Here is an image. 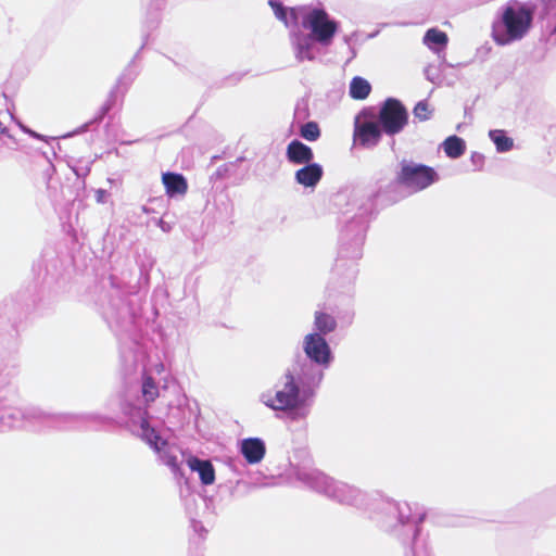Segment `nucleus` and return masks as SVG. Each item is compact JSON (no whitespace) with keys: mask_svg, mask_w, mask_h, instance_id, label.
Wrapping results in <instances>:
<instances>
[{"mask_svg":"<svg viewBox=\"0 0 556 556\" xmlns=\"http://www.w3.org/2000/svg\"><path fill=\"white\" fill-rule=\"evenodd\" d=\"M535 8L517 0L508 2L502 12L501 23L505 28L506 38L494 36L497 43L504 45L509 41L520 40L530 30Z\"/></svg>","mask_w":556,"mask_h":556,"instance_id":"1","label":"nucleus"},{"mask_svg":"<svg viewBox=\"0 0 556 556\" xmlns=\"http://www.w3.org/2000/svg\"><path fill=\"white\" fill-rule=\"evenodd\" d=\"M302 26L311 30V38L317 42L329 46L338 31V23L330 18L324 9H312L302 20Z\"/></svg>","mask_w":556,"mask_h":556,"instance_id":"2","label":"nucleus"},{"mask_svg":"<svg viewBox=\"0 0 556 556\" xmlns=\"http://www.w3.org/2000/svg\"><path fill=\"white\" fill-rule=\"evenodd\" d=\"M438 180L437 172L424 164L402 163L395 182L415 192L421 191Z\"/></svg>","mask_w":556,"mask_h":556,"instance_id":"3","label":"nucleus"},{"mask_svg":"<svg viewBox=\"0 0 556 556\" xmlns=\"http://www.w3.org/2000/svg\"><path fill=\"white\" fill-rule=\"evenodd\" d=\"M378 122L388 136H395L403 131L408 124V112L405 105L395 98H388L381 105Z\"/></svg>","mask_w":556,"mask_h":556,"instance_id":"4","label":"nucleus"},{"mask_svg":"<svg viewBox=\"0 0 556 556\" xmlns=\"http://www.w3.org/2000/svg\"><path fill=\"white\" fill-rule=\"evenodd\" d=\"M266 406L276 410L295 409L301 405L300 388L294 376L287 372L274 396L264 400Z\"/></svg>","mask_w":556,"mask_h":556,"instance_id":"5","label":"nucleus"},{"mask_svg":"<svg viewBox=\"0 0 556 556\" xmlns=\"http://www.w3.org/2000/svg\"><path fill=\"white\" fill-rule=\"evenodd\" d=\"M382 126L376 121L362 119L359 116L355 119L354 141L364 148L376 147L381 140L383 134Z\"/></svg>","mask_w":556,"mask_h":556,"instance_id":"6","label":"nucleus"},{"mask_svg":"<svg viewBox=\"0 0 556 556\" xmlns=\"http://www.w3.org/2000/svg\"><path fill=\"white\" fill-rule=\"evenodd\" d=\"M304 351L309 359L319 365H327L330 361V348L320 333H309L305 337Z\"/></svg>","mask_w":556,"mask_h":556,"instance_id":"7","label":"nucleus"},{"mask_svg":"<svg viewBox=\"0 0 556 556\" xmlns=\"http://www.w3.org/2000/svg\"><path fill=\"white\" fill-rule=\"evenodd\" d=\"M241 453L249 464H257L265 456V444L258 438L244 439L241 442Z\"/></svg>","mask_w":556,"mask_h":556,"instance_id":"8","label":"nucleus"},{"mask_svg":"<svg viewBox=\"0 0 556 556\" xmlns=\"http://www.w3.org/2000/svg\"><path fill=\"white\" fill-rule=\"evenodd\" d=\"M286 155L292 164H308L314 159L313 150L299 140H292L288 144Z\"/></svg>","mask_w":556,"mask_h":556,"instance_id":"9","label":"nucleus"},{"mask_svg":"<svg viewBox=\"0 0 556 556\" xmlns=\"http://www.w3.org/2000/svg\"><path fill=\"white\" fill-rule=\"evenodd\" d=\"M323 177V168L317 163H308L295 172V180L304 187L316 186Z\"/></svg>","mask_w":556,"mask_h":556,"instance_id":"10","label":"nucleus"},{"mask_svg":"<svg viewBox=\"0 0 556 556\" xmlns=\"http://www.w3.org/2000/svg\"><path fill=\"white\" fill-rule=\"evenodd\" d=\"M162 182L165 187L166 194L169 197H174L176 194L184 195L187 193L188 184L181 174L172 172L164 173L162 175Z\"/></svg>","mask_w":556,"mask_h":556,"instance_id":"11","label":"nucleus"},{"mask_svg":"<svg viewBox=\"0 0 556 556\" xmlns=\"http://www.w3.org/2000/svg\"><path fill=\"white\" fill-rule=\"evenodd\" d=\"M187 464L192 471H198L200 480L203 484L208 485L215 481V470L210 460H202L191 456Z\"/></svg>","mask_w":556,"mask_h":556,"instance_id":"12","label":"nucleus"},{"mask_svg":"<svg viewBox=\"0 0 556 556\" xmlns=\"http://www.w3.org/2000/svg\"><path fill=\"white\" fill-rule=\"evenodd\" d=\"M142 439L157 453L167 446V441L163 440L147 419L141 420Z\"/></svg>","mask_w":556,"mask_h":556,"instance_id":"13","label":"nucleus"},{"mask_svg":"<svg viewBox=\"0 0 556 556\" xmlns=\"http://www.w3.org/2000/svg\"><path fill=\"white\" fill-rule=\"evenodd\" d=\"M443 150L448 157L458 159L465 153L466 143L460 137L453 135L443 141Z\"/></svg>","mask_w":556,"mask_h":556,"instance_id":"14","label":"nucleus"},{"mask_svg":"<svg viewBox=\"0 0 556 556\" xmlns=\"http://www.w3.org/2000/svg\"><path fill=\"white\" fill-rule=\"evenodd\" d=\"M371 91L370 84L362 78L354 77L350 84V96L355 100H364L366 99Z\"/></svg>","mask_w":556,"mask_h":556,"instance_id":"15","label":"nucleus"},{"mask_svg":"<svg viewBox=\"0 0 556 556\" xmlns=\"http://www.w3.org/2000/svg\"><path fill=\"white\" fill-rule=\"evenodd\" d=\"M315 327L320 333H328L336 329L337 321L336 319L324 312H316L315 313Z\"/></svg>","mask_w":556,"mask_h":556,"instance_id":"16","label":"nucleus"},{"mask_svg":"<svg viewBox=\"0 0 556 556\" xmlns=\"http://www.w3.org/2000/svg\"><path fill=\"white\" fill-rule=\"evenodd\" d=\"M141 392L147 404L153 403L159 397V388L153 377H143Z\"/></svg>","mask_w":556,"mask_h":556,"instance_id":"17","label":"nucleus"},{"mask_svg":"<svg viewBox=\"0 0 556 556\" xmlns=\"http://www.w3.org/2000/svg\"><path fill=\"white\" fill-rule=\"evenodd\" d=\"M296 58L299 61H312L314 59L312 53V42L309 41V38H306L302 35L296 36Z\"/></svg>","mask_w":556,"mask_h":556,"instance_id":"18","label":"nucleus"},{"mask_svg":"<svg viewBox=\"0 0 556 556\" xmlns=\"http://www.w3.org/2000/svg\"><path fill=\"white\" fill-rule=\"evenodd\" d=\"M490 138L495 143L497 151L506 152L513 148V139L507 137L503 130L490 131Z\"/></svg>","mask_w":556,"mask_h":556,"instance_id":"19","label":"nucleus"},{"mask_svg":"<svg viewBox=\"0 0 556 556\" xmlns=\"http://www.w3.org/2000/svg\"><path fill=\"white\" fill-rule=\"evenodd\" d=\"M300 135L308 141H315L320 137V129L317 123L308 122L300 129Z\"/></svg>","mask_w":556,"mask_h":556,"instance_id":"20","label":"nucleus"},{"mask_svg":"<svg viewBox=\"0 0 556 556\" xmlns=\"http://www.w3.org/2000/svg\"><path fill=\"white\" fill-rule=\"evenodd\" d=\"M413 113H414V116L418 121L425 122V121L430 119V117L432 115V110L430 109V106H429L427 101H419L414 106Z\"/></svg>","mask_w":556,"mask_h":556,"instance_id":"21","label":"nucleus"},{"mask_svg":"<svg viewBox=\"0 0 556 556\" xmlns=\"http://www.w3.org/2000/svg\"><path fill=\"white\" fill-rule=\"evenodd\" d=\"M425 39L426 41L440 46L446 45L448 40L447 35L444 31H441L437 28H431L427 30Z\"/></svg>","mask_w":556,"mask_h":556,"instance_id":"22","label":"nucleus"},{"mask_svg":"<svg viewBox=\"0 0 556 556\" xmlns=\"http://www.w3.org/2000/svg\"><path fill=\"white\" fill-rule=\"evenodd\" d=\"M116 103V94L114 92H111L108 98L105 99L104 103L99 109L98 113L96 114L94 121H102L103 117L114 108Z\"/></svg>","mask_w":556,"mask_h":556,"instance_id":"23","label":"nucleus"},{"mask_svg":"<svg viewBox=\"0 0 556 556\" xmlns=\"http://www.w3.org/2000/svg\"><path fill=\"white\" fill-rule=\"evenodd\" d=\"M162 460L168 466L170 467V469L173 471H178L179 470V464H178V460H177V457L176 455L172 454L170 452L166 451L165 447H163V451L161 453H159Z\"/></svg>","mask_w":556,"mask_h":556,"instance_id":"24","label":"nucleus"},{"mask_svg":"<svg viewBox=\"0 0 556 556\" xmlns=\"http://www.w3.org/2000/svg\"><path fill=\"white\" fill-rule=\"evenodd\" d=\"M269 4L273 8L276 17L288 26V10L279 2L270 1Z\"/></svg>","mask_w":556,"mask_h":556,"instance_id":"25","label":"nucleus"},{"mask_svg":"<svg viewBox=\"0 0 556 556\" xmlns=\"http://www.w3.org/2000/svg\"><path fill=\"white\" fill-rule=\"evenodd\" d=\"M289 15L291 16V18L293 20L294 23L298 21V15H296L295 9H290Z\"/></svg>","mask_w":556,"mask_h":556,"instance_id":"26","label":"nucleus"},{"mask_svg":"<svg viewBox=\"0 0 556 556\" xmlns=\"http://www.w3.org/2000/svg\"><path fill=\"white\" fill-rule=\"evenodd\" d=\"M104 194H105L104 190H98L97 195H98V201L99 202L102 201V198H103Z\"/></svg>","mask_w":556,"mask_h":556,"instance_id":"27","label":"nucleus"},{"mask_svg":"<svg viewBox=\"0 0 556 556\" xmlns=\"http://www.w3.org/2000/svg\"><path fill=\"white\" fill-rule=\"evenodd\" d=\"M554 31L556 33V25H555V29H554Z\"/></svg>","mask_w":556,"mask_h":556,"instance_id":"28","label":"nucleus"}]
</instances>
